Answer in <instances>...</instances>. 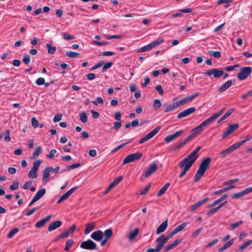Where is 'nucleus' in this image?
I'll list each match as a JSON object with an SVG mask.
<instances>
[{"mask_svg":"<svg viewBox=\"0 0 252 252\" xmlns=\"http://www.w3.org/2000/svg\"><path fill=\"white\" fill-rule=\"evenodd\" d=\"M183 159L179 163V167L180 168H182L184 167V169L182 172L180 173L179 177L181 178L183 177L187 173L188 171L190 169L192 164L195 161V158L192 159L191 160H188V161L183 163Z\"/></svg>","mask_w":252,"mask_h":252,"instance_id":"1","label":"nucleus"},{"mask_svg":"<svg viewBox=\"0 0 252 252\" xmlns=\"http://www.w3.org/2000/svg\"><path fill=\"white\" fill-rule=\"evenodd\" d=\"M164 42V39L159 38L153 42L147 44L138 49V52H143L151 50L153 48H155L162 42Z\"/></svg>","mask_w":252,"mask_h":252,"instance_id":"2","label":"nucleus"},{"mask_svg":"<svg viewBox=\"0 0 252 252\" xmlns=\"http://www.w3.org/2000/svg\"><path fill=\"white\" fill-rule=\"evenodd\" d=\"M143 154L141 152H137L131 154L126 156L123 160V164H127L141 158Z\"/></svg>","mask_w":252,"mask_h":252,"instance_id":"3","label":"nucleus"},{"mask_svg":"<svg viewBox=\"0 0 252 252\" xmlns=\"http://www.w3.org/2000/svg\"><path fill=\"white\" fill-rule=\"evenodd\" d=\"M80 247L83 249L93 250L97 249L96 244L92 240L88 239L81 243Z\"/></svg>","mask_w":252,"mask_h":252,"instance_id":"4","label":"nucleus"},{"mask_svg":"<svg viewBox=\"0 0 252 252\" xmlns=\"http://www.w3.org/2000/svg\"><path fill=\"white\" fill-rule=\"evenodd\" d=\"M252 67L250 66L242 67L238 74V79H246L252 73Z\"/></svg>","mask_w":252,"mask_h":252,"instance_id":"5","label":"nucleus"},{"mask_svg":"<svg viewBox=\"0 0 252 252\" xmlns=\"http://www.w3.org/2000/svg\"><path fill=\"white\" fill-rule=\"evenodd\" d=\"M224 70L222 68L219 69L218 68H214L212 69L208 70L205 72L204 74L208 76L213 75L215 78H219L223 74Z\"/></svg>","mask_w":252,"mask_h":252,"instance_id":"6","label":"nucleus"},{"mask_svg":"<svg viewBox=\"0 0 252 252\" xmlns=\"http://www.w3.org/2000/svg\"><path fill=\"white\" fill-rule=\"evenodd\" d=\"M161 127L160 126L156 127L154 129H153L152 131L149 133L145 136L142 138L139 141V144H142L145 142L149 140L152 137H153L160 129Z\"/></svg>","mask_w":252,"mask_h":252,"instance_id":"7","label":"nucleus"},{"mask_svg":"<svg viewBox=\"0 0 252 252\" xmlns=\"http://www.w3.org/2000/svg\"><path fill=\"white\" fill-rule=\"evenodd\" d=\"M158 169V165L156 163H152L144 171V174L146 178H149L152 174Z\"/></svg>","mask_w":252,"mask_h":252,"instance_id":"8","label":"nucleus"},{"mask_svg":"<svg viewBox=\"0 0 252 252\" xmlns=\"http://www.w3.org/2000/svg\"><path fill=\"white\" fill-rule=\"evenodd\" d=\"M200 149L201 147L200 146L197 147L191 153L183 159V163H184L188 161V160H191L195 158L196 160L198 157L197 154Z\"/></svg>","mask_w":252,"mask_h":252,"instance_id":"9","label":"nucleus"},{"mask_svg":"<svg viewBox=\"0 0 252 252\" xmlns=\"http://www.w3.org/2000/svg\"><path fill=\"white\" fill-rule=\"evenodd\" d=\"M211 161V158L210 157L204 158L200 163L198 169L205 172L210 167Z\"/></svg>","mask_w":252,"mask_h":252,"instance_id":"10","label":"nucleus"},{"mask_svg":"<svg viewBox=\"0 0 252 252\" xmlns=\"http://www.w3.org/2000/svg\"><path fill=\"white\" fill-rule=\"evenodd\" d=\"M77 189V187H74L70 189L60 198V199L57 201V203L60 204L65 200L67 199Z\"/></svg>","mask_w":252,"mask_h":252,"instance_id":"11","label":"nucleus"},{"mask_svg":"<svg viewBox=\"0 0 252 252\" xmlns=\"http://www.w3.org/2000/svg\"><path fill=\"white\" fill-rule=\"evenodd\" d=\"M199 95V93H197L194 94H191L189 96H188L185 98H184L178 101V103L179 105V106H181L182 105H184L185 104H186L188 102H190L192 101L193 99H194L195 97L198 96Z\"/></svg>","mask_w":252,"mask_h":252,"instance_id":"12","label":"nucleus"},{"mask_svg":"<svg viewBox=\"0 0 252 252\" xmlns=\"http://www.w3.org/2000/svg\"><path fill=\"white\" fill-rule=\"evenodd\" d=\"M251 192H252V187L248 188L242 191L233 194L231 195V198L237 199Z\"/></svg>","mask_w":252,"mask_h":252,"instance_id":"13","label":"nucleus"},{"mask_svg":"<svg viewBox=\"0 0 252 252\" xmlns=\"http://www.w3.org/2000/svg\"><path fill=\"white\" fill-rule=\"evenodd\" d=\"M195 110L196 109L195 107H189L179 113L177 116V117L180 119L188 116L189 115L193 113Z\"/></svg>","mask_w":252,"mask_h":252,"instance_id":"14","label":"nucleus"},{"mask_svg":"<svg viewBox=\"0 0 252 252\" xmlns=\"http://www.w3.org/2000/svg\"><path fill=\"white\" fill-rule=\"evenodd\" d=\"M105 235L104 239L101 241L100 245L101 246H104L107 242L108 240L112 237L113 235V231L111 229H106L103 234Z\"/></svg>","mask_w":252,"mask_h":252,"instance_id":"15","label":"nucleus"},{"mask_svg":"<svg viewBox=\"0 0 252 252\" xmlns=\"http://www.w3.org/2000/svg\"><path fill=\"white\" fill-rule=\"evenodd\" d=\"M164 235H162L161 236L157 238L156 241L157 244H158L157 247L156 248V252H159L164 244L166 243L163 240V238Z\"/></svg>","mask_w":252,"mask_h":252,"instance_id":"16","label":"nucleus"},{"mask_svg":"<svg viewBox=\"0 0 252 252\" xmlns=\"http://www.w3.org/2000/svg\"><path fill=\"white\" fill-rule=\"evenodd\" d=\"M209 200V197H206L198 201L189 207L190 210L192 212L195 211L198 208L204 204Z\"/></svg>","mask_w":252,"mask_h":252,"instance_id":"17","label":"nucleus"},{"mask_svg":"<svg viewBox=\"0 0 252 252\" xmlns=\"http://www.w3.org/2000/svg\"><path fill=\"white\" fill-rule=\"evenodd\" d=\"M183 131L182 130L176 131L175 133H174L173 134L166 136L164 140L167 143H168L170 142H171V141L174 140L175 138H176L179 136H180L181 134L183 133Z\"/></svg>","mask_w":252,"mask_h":252,"instance_id":"18","label":"nucleus"},{"mask_svg":"<svg viewBox=\"0 0 252 252\" xmlns=\"http://www.w3.org/2000/svg\"><path fill=\"white\" fill-rule=\"evenodd\" d=\"M203 130V128L200 125H199L198 126H196L192 129V133L189 135V137L191 140L193 138L196 136L197 135L201 133Z\"/></svg>","mask_w":252,"mask_h":252,"instance_id":"19","label":"nucleus"},{"mask_svg":"<svg viewBox=\"0 0 252 252\" xmlns=\"http://www.w3.org/2000/svg\"><path fill=\"white\" fill-rule=\"evenodd\" d=\"M191 139L188 136L184 140L180 142L179 143L177 144L171 150L172 152L176 151L184 146L189 141H190Z\"/></svg>","mask_w":252,"mask_h":252,"instance_id":"20","label":"nucleus"},{"mask_svg":"<svg viewBox=\"0 0 252 252\" xmlns=\"http://www.w3.org/2000/svg\"><path fill=\"white\" fill-rule=\"evenodd\" d=\"M91 237L95 241H99L103 237V233L101 230H97L92 233Z\"/></svg>","mask_w":252,"mask_h":252,"instance_id":"21","label":"nucleus"},{"mask_svg":"<svg viewBox=\"0 0 252 252\" xmlns=\"http://www.w3.org/2000/svg\"><path fill=\"white\" fill-rule=\"evenodd\" d=\"M62 221L61 220H56L55 221H53L49 225L48 228V230L49 232H51L57 228H59L62 225Z\"/></svg>","mask_w":252,"mask_h":252,"instance_id":"22","label":"nucleus"},{"mask_svg":"<svg viewBox=\"0 0 252 252\" xmlns=\"http://www.w3.org/2000/svg\"><path fill=\"white\" fill-rule=\"evenodd\" d=\"M51 217L52 215H50L47 216L45 218L37 221L35 224V227L39 228L43 227L45 225V223L50 220Z\"/></svg>","mask_w":252,"mask_h":252,"instance_id":"23","label":"nucleus"},{"mask_svg":"<svg viewBox=\"0 0 252 252\" xmlns=\"http://www.w3.org/2000/svg\"><path fill=\"white\" fill-rule=\"evenodd\" d=\"M182 241V240L181 239H177L175 240L172 243L166 245L164 248V251L165 252L169 251L181 243Z\"/></svg>","mask_w":252,"mask_h":252,"instance_id":"24","label":"nucleus"},{"mask_svg":"<svg viewBox=\"0 0 252 252\" xmlns=\"http://www.w3.org/2000/svg\"><path fill=\"white\" fill-rule=\"evenodd\" d=\"M167 222L168 220H166L162 222L160 224V225L157 228L156 230V233L157 234H159L165 231L168 225Z\"/></svg>","mask_w":252,"mask_h":252,"instance_id":"25","label":"nucleus"},{"mask_svg":"<svg viewBox=\"0 0 252 252\" xmlns=\"http://www.w3.org/2000/svg\"><path fill=\"white\" fill-rule=\"evenodd\" d=\"M164 106H166V109L164 110V112L167 113L171 111H173L175 108L179 107V105L178 103V101L176 103H173L172 104L167 106L166 104H163Z\"/></svg>","mask_w":252,"mask_h":252,"instance_id":"26","label":"nucleus"},{"mask_svg":"<svg viewBox=\"0 0 252 252\" xmlns=\"http://www.w3.org/2000/svg\"><path fill=\"white\" fill-rule=\"evenodd\" d=\"M232 84V81L231 80H228L226 82L223 84L219 88V90L220 92H223L227 89H228Z\"/></svg>","mask_w":252,"mask_h":252,"instance_id":"27","label":"nucleus"},{"mask_svg":"<svg viewBox=\"0 0 252 252\" xmlns=\"http://www.w3.org/2000/svg\"><path fill=\"white\" fill-rule=\"evenodd\" d=\"M227 196L228 195L227 194H223L220 198L218 199L217 200L214 201L211 204L208 205L207 207L209 208L214 206L215 205L221 202L222 200L225 199L227 197Z\"/></svg>","mask_w":252,"mask_h":252,"instance_id":"28","label":"nucleus"},{"mask_svg":"<svg viewBox=\"0 0 252 252\" xmlns=\"http://www.w3.org/2000/svg\"><path fill=\"white\" fill-rule=\"evenodd\" d=\"M94 222L88 223L86 224V228L84 231V234L85 235L88 234L94 227Z\"/></svg>","mask_w":252,"mask_h":252,"instance_id":"29","label":"nucleus"},{"mask_svg":"<svg viewBox=\"0 0 252 252\" xmlns=\"http://www.w3.org/2000/svg\"><path fill=\"white\" fill-rule=\"evenodd\" d=\"M235 149H234V147L233 146V145H232L231 146H230L229 147H228L227 149H226V150H224V151H221L220 154V155H221V157L222 158H225V156L227 155V154H229L231 153H232V152H233Z\"/></svg>","mask_w":252,"mask_h":252,"instance_id":"30","label":"nucleus"},{"mask_svg":"<svg viewBox=\"0 0 252 252\" xmlns=\"http://www.w3.org/2000/svg\"><path fill=\"white\" fill-rule=\"evenodd\" d=\"M205 173V172L198 169L194 176V181L195 182H198L204 175Z\"/></svg>","mask_w":252,"mask_h":252,"instance_id":"31","label":"nucleus"},{"mask_svg":"<svg viewBox=\"0 0 252 252\" xmlns=\"http://www.w3.org/2000/svg\"><path fill=\"white\" fill-rule=\"evenodd\" d=\"M205 173V172L198 169L194 176V181L195 182H198L204 175Z\"/></svg>","mask_w":252,"mask_h":252,"instance_id":"32","label":"nucleus"},{"mask_svg":"<svg viewBox=\"0 0 252 252\" xmlns=\"http://www.w3.org/2000/svg\"><path fill=\"white\" fill-rule=\"evenodd\" d=\"M139 233V229L136 228H135L132 232H130L128 236V238L129 241H132L134 240L135 237L137 236Z\"/></svg>","mask_w":252,"mask_h":252,"instance_id":"33","label":"nucleus"},{"mask_svg":"<svg viewBox=\"0 0 252 252\" xmlns=\"http://www.w3.org/2000/svg\"><path fill=\"white\" fill-rule=\"evenodd\" d=\"M52 169V167L48 166L44 169L43 172V174H42L43 181H44L45 179H46L49 177V172L50 171H51Z\"/></svg>","mask_w":252,"mask_h":252,"instance_id":"34","label":"nucleus"},{"mask_svg":"<svg viewBox=\"0 0 252 252\" xmlns=\"http://www.w3.org/2000/svg\"><path fill=\"white\" fill-rule=\"evenodd\" d=\"M233 243V240L231 239L225 243L223 246L220 247L218 251L219 252H222L225 250L229 248Z\"/></svg>","mask_w":252,"mask_h":252,"instance_id":"35","label":"nucleus"},{"mask_svg":"<svg viewBox=\"0 0 252 252\" xmlns=\"http://www.w3.org/2000/svg\"><path fill=\"white\" fill-rule=\"evenodd\" d=\"M170 185V184L169 183L165 184V185L161 189H160L158 192L157 196L159 197L164 194Z\"/></svg>","mask_w":252,"mask_h":252,"instance_id":"36","label":"nucleus"},{"mask_svg":"<svg viewBox=\"0 0 252 252\" xmlns=\"http://www.w3.org/2000/svg\"><path fill=\"white\" fill-rule=\"evenodd\" d=\"M234 111V109H229L219 120L218 123H220L229 116Z\"/></svg>","mask_w":252,"mask_h":252,"instance_id":"37","label":"nucleus"},{"mask_svg":"<svg viewBox=\"0 0 252 252\" xmlns=\"http://www.w3.org/2000/svg\"><path fill=\"white\" fill-rule=\"evenodd\" d=\"M46 189H42L39 190L35 194L34 197L37 200H39L45 193Z\"/></svg>","mask_w":252,"mask_h":252,"instance_id":"38","label":"nucleus"},{"mask_svg":"<svg viewBox=\"0 0 252 252\" xmlns=\"http://www.w3.org/2000/svg\"><path fill=\"white\" fill-rule=\"evenodd\" d=\"M42 148L40 146L37 147L34 151L32 159H35L37 158L40 153L41 152Z\"/></svg>","mask_w":252,"mask_h":252,"instance_id":"39","label":"nucleus"},{"mask_svg":"<svg viewBox=\"0 0 252 252\" xmlns=\"http://www.w3.org/2000/svg\"><path fill=\"white\" fill-rule=\"evenodd\" d=\"M123 177L122 176H119L117 179H115L110 184L111 188H114L121 181L123 180Z\"/></svg>","mask_w":252,"mask_h":252,"instance_id":"40","label":"nucleus"},{"mask_svg":"<svg viewBox=\"0 0 252 252\" xmlns=\"http://www.w3.org/2000/svg\"><path fill=\"white\" fill-rule=\"evenodd\" d=\"M37 175V170L32 168L28 174L29 177L32 179L36 178Z\"/></svg>","mask_w":252,"mask_h":252,"instance_id":"41","label":"nucleus"},{"mask_svg":"<svg viewBox=\"0 0 252 252\" xmlns=\"http://www.w3.org/2000/svg\"><path fill=\"white\" fill-rule=\"evenodd\" d=\"M36 84L38 85H45V87H48L50 84L54 83L53 81H51L49 82H46L45 80H36Z\"/></svg>","mask_w":252,"mask_h":252,"instance_id":"42","label":"nucleus"},{"mask_svg":"<svg viewBox=\"0 0 252 252\" xmlns=\"http://www.w3.org/2000/svg\"><path fill=\"white\" fill-rule=\"evenodd\" d=\"M208 54L210 56H213L217 59H219L221 57V53L220 51L210 50L208 52Z\"/></svg>","mask_w":252,"mask_h":252,"instance_id":"43","label":"nucleus"},{"mask_svg":"<svg viewBox=\"0 0 252 252\" xmlns=\"http://www.w3.org/2000/svg\"><path fill=\"white\" fill-rule=\"evenodd\" d=\"M74 244V241L72 239H69L66 241L65 246L64 248V250L66 251H68L72 245Z\"/></svg>","mask_w":252,"mask_h":252,"instance_id":"44","label":"nucleus"},{"mask_svg":"<svg viewBox=\"0 0 252 252\" xmlns=\"http://www.w3.org/2000/svg\"><path fill=\"white\" fill-rule=\"evenodd\" d=\"M214 121V120L212 119V118L210 117L209 118L207 119L203 122H202L200 125L203 127L204 126H206L207 125L212 123Z\"/></svg>","mask_w":252,"mask_h":252,"instance_id":"45","label":"nucleus"},{"mask_svg":"<svg viewBox=\"0 0 252 252\" xmlns=\"http://www.w3.org/2000/svg\"><path fill=\"white\" fill-rule=\"evenodd\" d=\"M66 54L68 57L70 58H76L79 55V53L72 51L66 52Z\"/></svg>","mask_w":252,"mask_h":252,"instance_id":"46","label":"nucleus"},{"mask_svg":"<svg viewBox=\"0 0 252 252\" xmlns=\"http://www.w3.org/2000/svg\"><path fill=\"white\" fill-rule=\"evenodd\" d=\"M19 231V229L18 228H14L13 229H11L9 233L7 234V238H11L13 237V236L16 234Z\"/></svg>","mask_w":252,"mask_h":252,"instance_id":"47","label":"nucleus"},{"mask_svg":"<svg viewBox=\"0 0 252 252\" xmlns=\"http://www.w3.org/2000/svg\"><path fill=\"white\" fill-rule=\"evenodd\" d=\"M161 104L160 101L159 99H155L154 100V104L153 107L155 110H158L161 107Z\"/></svg>","mask_w":252,"mask_h":252,"instance_id":"48","label":"nucleus"},{"mask_svg":"<svg viewBox=\"0 0 252 252\" xmlns=\"http://www.w3.org/2000/svg\"><path fill=\"white\" fill-rule=\"evenodd\" d=\"M79 116L80 119L83 123H85L87 122V116L86 112H82Z\"/></svg>","mask_w":252,"mask_h":252,"instance_id":"49","label":"nucleus"},{"mask_svg":"<svg viewBox=\"0 0 252 252\" xmlns=\"http://www.w3.org/2000/svg\"><path fill=\"white\" fill-rule=\"evenodd\" d=\"M46 46L48 48V52L50 54H54L56 50L55 46H51L49 43L46 44Z\"/></svg>","mask_w":252,"mask_h":252,"instance_id":"50","label":"nucleus"},{"mask_svg":"<svg viewBox=\"0 0 252 252\" xmlns=\"http://www.w3.org/2000/svg\"><path fill=\"white\" fill-rule=\"evenodd\" d=\"M19 185V183L17 181H14L13 182L12 184L10 186V189L11 190H14L17 189Z\"/></svg>","mask_w":252,"mask_h":252,"instance_id":"51","label":"nucleus"},{"mask_svg":"<svg viewBox=\"0 0 252 252\" xmlns=\"http://www.w3.org/2000/svg\"><path fill=\"white\" fill-rule=\"evenodd\" d=\"M130 141H128V142H125V143H122V144L120 145L119 146L116 147V148H115L112 151V153H114L116 151H117L118 150H120V149L124 147L125 146H126V145H127Z\"/></svg>","mask_w":252,"mask_h":252,"instance_id":"52","label":"nucleus"},{"mask_svg":"<svg viewBox=\"0 0 252 252\" xmlns=\"http://www.w3.org/2000/svg\"><path fill=\"white\" fill-rule=\"evenodd\" d=\"M252 244V240H249L246 242L244 243L242 245H241L239 248L242 251L245 250L247 247Z\"/></svg>","mask_w":252,"mask_h":252,"instance_id":"53","label":"nucleus"},{"mask_svg":"<svg viewBox=\"0 0 252 252\" xmlns=\"http://www.w3.org/2000/svg\"><path fill=\"white\" fill-rule=\"evenodd\" d=\"M151 183H149L145 188L142 189L140 190V194L141 195H145L147 192L151 188Z\"/></svg>","mask_w":252,"mask_h":252,"instance_id":"54","label":"nucleus"},{"mask_svg":"<svg viewBox=\"0 0 252 252\" xmlns=\"http://www.w3.org/2000/svg\"><path fill=\"white\" fill-rule=\"evenodd\" d=\"M239 66L238 64H235L233 65L229 66H226L222 68V69L224 71H231L233 70L235 68Z\"/></svg>","mask_w":252,"mask_h":252,"instance_id":"55","label":"nucleus"},{"mask_svg":"<svg viewBox=\"0 0 252 252\" xmlns=\"http://www.w3.org/2000/svg\"><path fill=\"white\" fill-rule=\"evenodd\" d=\"M239 127V124H235L231 125L228 127V129L231 131V133L235 131Z\"/></svg>","mask_w":252,"mask_h":252,"instance_id":"56","label":"nucleus"},{"mask_svg":"<svg viewBox=\"0 0 252 252\" xmlns=\"http://www.w3.org/2000/svg\"><path fill=\"white\" fill-rule=\"evenodd\" d=\"M246 141L245 139H243L242 141L238 142L237 143H235L233 144L232 145L234 147V149L236 150V149L239 148L240 146H241L242 145H243L245 143H246Z\"/></svg>","mask_w":252,"mask_h":252,"instance_id":"57","label":"nucleus"},{"mask_svg":"<svg viewBox=\"0 0 252 252\" xmlns=\"http://www.w3.org/2000/svg\"><path fill=\"white\" fill-rule=\"evenodd\" d=\"M224 110V108H222L220 111L218 112L217 113H216L213 114L212 116H211V117L214 120V121L215 120H216L218 117L220 116L223 113Z\"/></svg>","mask_w":252,"mask_h":252,"instance_id":"58","label":"nucleus"},{"mask_svg":"<svg viewBox=\"0 0 252 252\" xmlns=\"http://www.w3.org/2000/svg\"><path fill=\"white\" fill-rule=\"evenodd\" d=\"M239 181V179L238 178L230 180L224 182L223 183V185L225 186H226V185H228L230 184H234V183L238 182Z\"/></svg>","mask_w":252,"mask_h":252,"instance_id":"59","label":"nucleus"},{"mask_svg":"<svg viewBox=\"0 0 252 252\" xmlns=\"http://www.w3.org/2000/svg\"><path fill=\"white\" fill-rule=\"evenodd\" d=\"M92 44L96 45L97 46H102V45H105L108 44V42H107V41L100 42V41H95V40H93L92 42Z\"/></svg>","mask_w":252,"mask_h":252,"instance_id":"60","label":"nucleus"},{"mask_svg":"<svg viewBox=\"0 0 252 252\" xmlns=\"http://www.w3.org/2000/svg\"><path fill=\"white\" fill-rule=\"evenodd\" d=\"M63 36L65 39L68 40H72L74 38V37L73 35H69L66 32H64L63 33Z\"/></svg>","mask_w":252,"mask_h":252,"instance_id":"61","label":"nucleus"},{"mask_svg":"<svg viewBox=\"0 0 252 252\" xmlns=\"http://www.w3.org/2000/svg\"><path fill=\"white\" fill-rule=\"evenodd\" d=\"M187 224V222H183L180 225H179L178 226L176 227L175 229L178 232H179L186 227Z\"/></svg>","mask_w":252,"mask_h":252,"instance_id":"62","label":"nucleus"},{"mask_svg":"<svg viewBox=\"0 0 252 252\" xmlns=\"http://www.w3.org/2000/svg\"><path fill=\"white\" fill-rule=\"evenodd\" d=\"M32 126L36 128L38 126V122L35 117H32L31 120Z\"/></svg>","mask_w":252,"mask_h":252,"instance_id":"63","label":"nucleus"},{"mask_svg":"<svg viewBox=\"0 0 252 252\" xmlns=\"http://www.w3.org/2000/svg\"><path fill=\"white\" fill-rule=\"evenodd\" d=\"M41 163V162L40 160H39V159H37V160H35L33 162V166L32 168L38 170V168H39Z\"/></svg>","mask_w":252,"mask_h":252,"instance_id":"64","label":"nucleus"}]
</instances>
